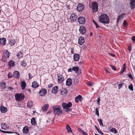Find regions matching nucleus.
Returning <instances> with one entry per match:
<instances>
[{"instance_id": "f257e3e1", "label": "nucleus", "mask_w": 135, "mask_h": 135, "mask_svg": "<svg viewBox=\"0 0 135 135\" xmlns=\"http://www.w3.org/2000/svg\"><path fill=\"white\" fill-rule=\"evenodd\" d=\"M98 21L103 24L108 23L109 21V17L105 14H102L98 18Z\"/></svg>"}, {"instance_id": "f03ea898", "label": "nucleus", "mask_w": 135, "mask_h": 135, "mask_svg": "<svg viewBox=\"0 0 135 135\" xmlns=\"http://www.w3.org/2000/svg\"><path fill=\"white\" fill-rule=\"evenodd\" d=\"M52 108L55 114L59 115L61 114L62 110L61 109V107L60 105L54 106Z\"/></svg>"}, {"instance_id": "7ed1b4c3", "label": "nucleus", "mask_w": 135, "mask_h": 135, "mask_svg": "<svg viewBox=\"0 0 135 135\" xmlns=\"http://www.w3.org/2000/svg\"><path fill=\"white\" fill-rule=\"evenodd\" d=\"M9 52L7 50H6L5 52L3 54L2 59H1V61L3 62H6L9 56Z\"/></svg>"}, {"instance_id": "20e7f679", "label": "nucleus", "mask_w": 135, "mask_h": 135, "mask_svg": "<svg viewBox=\"0 0 135 135\" xmlns=\"http://www.w3.org/2000/svg\"><path fill=\"white\" fill-rule=\"evenodd\" d=\"M15 97L17 101H21L24 98V95L22 94L17 93L15 94Z\"/></svg>"}, {"instance_id": "39448f33", "label": "nucleus", "mask_w": 135, "mask_h": 135, "mask_svg": "<svg viewBox=\"0 0 135 135\" xmlns=\"http://www.w3.org/2000/svg\"><path fill=\"white\" fill-rule=\"evenodd\" d=\"M92 9L93 12H96L98 11V4L97 3L94 2L92 3Z\"/></svg>"}, {"instance_id": "423d86ee", "label": "nucleus", "mask_w": 135, "mask_h": 135, "mask_svg": "<svg viewBox=\"0 0 135 135\" xmlns=\"http://www.w3.org/2000/svg\"><path fill=\"white\" fill-rule=\"evenodd\" d=\"M72 105V104L70 102L68 103H63L62 104V106L64 109H68L69 108L71 107Z\"/></svg>"}, {"instance_id": "0eeeda50", "label": "nucleus", "mask_w": 135, "mask_h": 135, "mask_svg": "<svg viewBox=\"0 0 135 135\" xmlns=\"http://www.w3.org/2000/svg\"><path fill=\"white\" fill-rule=\"evenodd\" d=\"M58 83L60 84L63 82L64 80V78L62 74H59L58 76Z\"/></svg>"}, {"instance_id": "6e6552de", "label": "nucleus", "mask_w": 135, "mask_h": 135, "mask_svg": "<svg viewBox=\"0 0 135 135\" xmlns=\"http://www.w3.org/2000/svg\"><path fill=\"white\" fill-rule=\"evenodd\" d=\"M78 16L75 13L72 14L70 16L71 21L73 22L75 21L77 19Z\"/></svg>"}, {"instance_id": "1a4fd4ad", "label": "nucleus", "mask_w": 135, "mask_h": 135, "mask_svg": "<svg viewBox=\"0 0 135 135\" xmlns=\"http://www.w3.org/2000/svg\"><path fill=\"white\" fill-rule=\"evenodd\" d=\"M78 21L79 23L81 24H83L85 22V19L83 17H80L78 18Z\"/></svg>"}, {"instance_id": "9d476101", "label": "nucleus", "mask_w": 135, "mask_h": 135, "mask_svg": "<svg viewBox=\"0 0 135 135\" xmlns=\"http://www.w3.org/2000/svg\"><path fill=\"white\" fill-rule=\"evenodd\" d=\"M47 90L45 89L42 88L41 90L39 92V94L41 96H44L46 93Z\"/></svg>"}, {"instance_id": "9b49d317", "label": "nucleus", "mask_w": 135, "mask_h": 135, "mask_svg": "<svg viewBox=\"0 0 135 135\" xmlns=\"http://www.w3.org/2000/svg\"><path fill=\"white\" fill-rule=\"evenodd\" d=\"M84 7V6L82 4H79L77 6V9L79 11H81L83 9Z\"/></svg>"}, {"instance_id": "f8f14e48", "label": "nucleus", "mask_w": 135, "mask_h": 135, "mask_svg": "<svg viewBox=\"0 0 135 135\" xmlns=\"http://www.w3.org/2000/svg\"><path fill=\"white\" fill-rule=\"evenodd\" d=\"M84 39L83 37L81 36L79 38L78 43L80 45H82L84 43Z\"/></svg>"}, {"instance_id": "ddd939ff", "label": "nucleus", "mask_w": 135, "mask_h": 135, "mask_svg": "<svg viewBox=\"0 0 135 135\" xmlns=\"http://www.w3.org/2000/svg\"><path fill=\"white\" fill-rule=\"evenodd\" d=\"M79 30L80 33L82 34H84L86 32L85 28L83 26L80 27Z\"/></svg>"}, {"instance_id": "4468645a", "label": "nucleus", "mask_w": 135, "mask_h": 135, "mask_svg": "<svg viewBox=\"0 0 135 135\" xmlns=\"http://www.w3.org/2000/svg\"><path fill=\"white\" fill-rule=\"evenodd\" d=\"M73 58L74 61H78L80 59L79 55L77 53L74 54L73 56Z\"/></svg>"}, {"instance_id": "2eb2a0df", "label": "nucleus", "mask_w": 135, "mask_h": 135, "mask_svg": "<svg viewBox=\"0 0 135 135\" xmlns=\"http://www.w3.org/2000/svg\"><path fill=\"white\" fill-rule=\"evenodd\" d=\"M72 80L71 78H68L66 80V84L67 86H70L72 83Z\"/></svg>"}, {"instance_id": "dca6fc26", "label": "nucleus", "mask_w": 135, "mask_h": 135, "mask_svg": "<svg viewBox=\"0 0 135 135\" xmlns=\"http://www.w3.org/2000/svg\"><path fill=\"white\" fill-rule=\"evenodd\" d=\"M1 112L2 113H5L7 111V109L6 107L2 106H1L0 107Z\"/></svg>"}, {"instance_id": "f3484780", "label": "nucleus", "mask_w": 135, "mask_h": 135, "mask_svg": "<svg viewBox=\"0 0 135 135\" xmlns=\"http://www.w3.org/2000/svg\"><path fill=\"white\" fill-rule=\"evenodd\" d=\"M130 3L131 8H134L135 7V0H130Z\"/></svg>"}, {"instance_id": "a211bd4d", "label": "nucleus", "mask_w": 135, "mask_h": 135, "mask_svg": "<svg viewBox=\"0 0 135 135\" xmlns=\"http://www.w3.org/2000/svg\"><path fill=\"white\" fill-rule=\"evenodd\" d=\"M14 77L17 79H18L20 76V74L19 72L17 71H16L14 73Z\"/></svg>"}, {"instance_id": "6ab92c4d", "label": "nucleus", "mask_w": 135, "mask_h": 135, "mask_svg": "<svg viewBox=\"0 0 135 135\" xmlns=\"http://www.w3.org/2000/svg\"><path fill=\"white\" fill-rule=\"evenodd\" d=\"M1 128L4 130L7 129L8 128V126H7L6 124L4 123H3L1 124Z\"/></svg>"}, {"instance_id": "aec40b11", "label": "nucleus", "mask_w": 135, "mask_h": 135, "mask_svg": "<svg viewBox=\"0 0 135 135\" xmlns=\"http://www.w3.org/2000/svg\"><path fill=\"white\" fill-rule=\"evenodd\" d=\"M58 89L59 88L57 86H54L52 89V93H56L58 91Z\"/></svg>"}, {"instance_id": "412c9836", "label": "nucleus", "mask_w": 135, "mask_h": 135, "mask_svg": "<svg viewBox=\"0 0 135 135\" xmlns=\"http://www.w3.org/2000/svg\"><path fill=\"white\" fill-rule=\"evenodd\" d=\"M82 99V97L80 95H79L75 98V100L76 102H78L79 101L81 102V101Z\"/></svg>"}, {"instance_id": "4be33fe9", "label": "nucleus", "mask_w": 135, "mask_h": 135, "mask_svg": "<svg viewBox=\"0 0 135 135\" xmlns=\"http://www.w3.org/2000/svg\"><path fill=\"white\" fill-rule=\"evenodd\" d=\"M39 86V85L36 81H34L32 82V87L34 88H36Z\"/></svg>"}, {"instance_id": "5701e85b", "label": "nucleus", "mask_w": 135, "mask_h": 135, "mask_svg": "<svg viewBox=\"0 0 135 135\" xmlns=\"http://www.w3.org/2000/svg\"><path fill=\"white\" fill-rule=\"evenodd\" d=\"M6 42V39L4 38L0 39V43L2 45H5Z\"/></svg>"}, {"instance_id": "b1692460", "label": "nucleus", "mask_w": 135, "mask_h": 135, "mask_svg": "<svg viewBox=\"0 0 135 135\" xmlns=\"http://www.w3.org/2000/svg\"><path fill=\"white\" fill-rule=\"evenodd\" d=\"M49 105L48 104H46L44 105L42 107V109L44 111H46L48 108Z\"/></svg>"}, {"instance_id": "393cba45", "label": "nucleus", "mask_w": 135, "mask_h": 135, "mask_svg": "<svg viewBox=\"0 0 135 135\" xmlns=\"http://www.w3.org/2000/svg\"><path fill=\"white\" fill-rule=\"evenodd\" d=\"M28 130V128L26 126H25L23 129V132L24 133L26 134L27 133Z\"/></svg>"}, {"instance_id": "a878e982", "label": "nucleus", "mask_w": 135, "mask_h": 135, "mask_svg": "<svg viewBox=\"0 0 135 135\" xmlns=\"http://www.w3.org/2000/svg\"><path fill=\"white\" fill-rule=\"evenodd\" d=\"M61 95L64 96L67 94V91L66 89H63L61 92Z\"/></svg>"}, {"instance_id": "bb28decb", "label": "nucleus", "mask_w": 135, "mask_h": 135, "mask_svg": "<svg viewBox=\"0 0 135 135\" xmlns=\"http://www.w3.org/2000/svg\"><path fill=\"white\" fill-rule=\"evenodd\" d=\"M14 65L15 62L12 60H11L8 64V66H9V68L12 67Z\"/></svg>"}, {"instance_id": "cd10ccee", "label": "nucleus", "mask_w": 135, "mask_h": 135, "mask_svg": "<svg viewBox=\"0 0 135 135\" xmlns=\"http://www.w3.org/2000/svg\"><path fill=\"white\" fill-rule=\"evenodd\" d=\"M33 104L32 101H29L27 103V106L28 108L30 109L33 106Z\"/></svg>"}, {"instance_id": "c85d7f7f", "label": "nucleus", "mask_w": 135, "mask_h": 135, "mask_svg": "<svg viewBox=\"0 0 135 135\" xmlns=\"http://www.w3.org/2000/svg\"><path fill=\"white\" fill-rule=\"evenodd\" d=\"M31 123L32 125H35L36 123L35 120V118H32L31 120Z\"/></svg>"}, {"instance_id": "c756f323", "label": "nucleus", "mask_w": 135, "mask_h": 135, "mask_svg": "<svg viewBox=\"0 0 135 135\" xmlns=\"http://www.w3.org/2000/svg\"><path fill=\"white\" fill-rule=\"evenodd\" d=\"M26 85V84L25 81H22L21 82V87L22 89L23 90L25 89Z\"/></svg>"}, {"instance_id": "7c9ffc66", "label": "nucleus", "mask_w": 135, "mask_h": 135, "mask_svg": "<svg viewBox=\"0 0 135 135\" xmlns=\"http://www.w3.org/2000/svg\"><path fill=\"white\" fill-rule=\"evenodd\" d=\"M21 64L23 67H25L27 65L26 63L24 61V60H23L21 62Z\"/></svg>"}, {"instance_id": "2f4dec72", "label": "nucleus", "mask_w": 135, "mask_h": 135, "mask_svg": "<svg viewBox=\"0 0 135 135\" xmlns=\"http://www.w3.org/2000/svg\"><path fill=\"white\" fill-rule=\"evenodd\" d=\"M0 85L2 88H4L6 87V83L4 81L0 83Z\"/></svg>"}, {"instance_id": "473e14b6", "label": "nucleus", "mask_w": 135, "mask_h": 135, "mask_svg": "<svg viewBox=\"0 0 135 135\" xmlns=\"http://www.w3.org/2000/svg\"><path fill=\"white\" fill-rule=\"evenodd\" d=\"M23 55V53L21 51L19 52L17 54V56L18 58H21Z\"/></svg>"}, {"instance_id": "72a5a7b5", "label": "nucleus", "mask_w": 135, "mask_h": 135, "mask_svg": "<svg viewBox=\"0 0 135 135\" xmlns=\"http://www.w3.org/2000/svg\"><path fill=\"white\" fill-rule=\"evenodd\" d=\"M16 42L15 40H11L9 42V44L11 46L13 45Z\"/></svg>"}, {"instance_id": "f704fd0d", "label": "nucleus", "mask_w": 135, "mask_h": 135, "mask_svg": "<svg viewBox=\"0 0 135 135\" xmlns=\"http://www.w3.org/2000/svg\"><path fill=\"white\" fill-rule=\"evenodd\" d=\"M126 67L125 66V64H124L122 66V68L121 69V70L120 71L121 73H123L126 70Z\"/></svg>"}, {"instance_id": "c9c22d12", "label": "nucleus", "mask_w": 135, "mask_h": 135, "mask_svg": "<svg viewBox=\"0 0 135 135\" xmlns=\"http://www.w3.org/2000/svg\"><path fill=\"white\" fill-rule=\"evenodd\" d=\"M66 128L68 132H72L70 127L68 124H67L66 126Z\"/></svg>"}, {"instance_id": "e433bc0d", "label": "nucleus", "mask_w": 135, "mask_h": 135, "mask_svg": "<svg viewBox=\"0 0 135 135\" xmlns=\"http://www.w3.org/2000/svg\"><path fill=\"white\" fill-rule=\"evenodd\" d=\"M110 131L114 133L115 134L117 132V131L116 129L114 128H112L110 129Z\"/></svg>"}, {"instance_id": "4c0bfd02", "label": "nucleus", "mask_w": 135, "mask_h": 135, "mask_svg": "<svg viewBox=\"0 0 135 135\" xmlns=\"http://www.w3.org/2000/svg\"><path fill=\"white\" fill-rule=\"evenodd\" d=\"M95 129L97 130V131L100 134L103 135V133L95 125Z\"/></svg>"}, {"instance_id": "58836bf2", "label": "nucleus", "mask_w": 135, "mask_h": 135, "mask_svg": "<svg viewBox=\"0 0 135 135\" xmlns=\"http://www.w3.org/2000/svg\"><path fill=\"white\" fill-rule=\"evenodd\" d=\"M72 69L73 71L76 72L79 70V68L78 67H73Z\"/></svg>"}, {"instance_id": "ea45409f", "label": "nucleus", "mask_w": 135, "mask_h": 135, "mask_svg": "<svg viewBox=\"0 0 135 135\" xmlns=\"http://www.w3.org/2000/svg\"><path fill=\"white\" fill-rule=\"evenodd\" d=\"M99 108H96L95 109V114L98 116L99 115Z\"/></svg>"}, {"instance_id": "a19ab883", "label": "nucleus", "mask_w": 135, "mask_h": 135, "mask_svg": "<svg viewBox=\"0 0 135 135\" xmlns=\"http://www.w3.org/2000/svg\"><path fill=\"white\" fill-rule=\"evenodd\" d=\"M123 17V15H119L117 19V22H118L119 21V20L121 19Z\"/></svg>"}, {"instance_id": "79ce46f5", "label": "nucleus", "mask_w": 135, "mask_h": 135, "mask_svg": "<svg viewBox=\"0 0 135 135\" xmlns=\"http://www.w3.org/2000/svg\"><path fill=\"white\" fill-rule=\"evenodd\" d=\"M128 88L130 90H132V91L133 90V86L132 84H130L128 86Z\"/></svg>"}, {"instance_id": "37998d69", "label": "nucleus", "mask_w": 135, "mask_h": 135, "mask_svg": "<svg viewBox=\"0 0 135 135\" xmlns=\"http://www.w3.org/2000/svg\"><path fill=\"white\" fill-rule=\"evenodd\" d=\"M99 122L100 125L103 126V125L102 123V120L101 119H99L98 120Z\"/></svg>"}, {"instance_id": "c03bdc74", "label": "nucleus", "mask_w": 135, "mask_h": 135, "mask_svg": "<svg viewBox=\"0 0 135 135\" xmlns=\"http://www.w3.org/2000/svg\"><path fill=\"white\" fill-rule=\"evenodd\" d=\"M78 130L81 133H82L83 134H84V133H85L84 131L82 129H81L80 128H78Z\"/></svg>"}, {"instance_id": "a18cd8bd", "label": "nucleus", "mask_w": 135, "mask_h": 135, "mask_svg": "<svg viewBox=\"0 0 135 135\" xmlns=\"http://www.w3.org/2000/svg\"><path fill=\"white\" fill-rule=\"evenodd\" d=\"M3 133H15V132H12L11 131H3Z\"/></svg>"}, {"instance_id": "49530a36", "label": "nucleus", "mask_w": 135, "mask_h": 135, "mask_svg": "<svg viewBox=\"0 0 135 135\" xmlns=\"http://www.w3.org/2000/svg\"><path fill=\"white\" fill-rule=\"evenodd\" d=\"M132 40L133 43L135 44V37L133 36L132 38Z\"/></svg>"}, {"instance_id": "de8ad7c7", "label": "nucleus", "mask_w": 135, "mask_h": 135, "mask_svg": "<svg viewBox=\"0 0 135 135\" xmlns=\"http://www.w3.org/2000/svg\"><path fill=\"white\" fill-rule=\"evenodd\" d=\"M100 98H97V103L98 104V105H99L100 104Z\"/></svg>"}, {"instance_id": "09e8293b", "label": "nucleus", "mask_w": 135, "mask_h": 135, "mask_svg": "<svg viewBox=\"0 0 135 135\" xmlns=\"http://www.w3.org/2000/svg\"><path fill=\"white\" fill-rule=\"evenodd\" d=\"M127 22L126 20H124L123 23V26H126L127 25Z\"/></svg>"}, {"instance_id": "8fccbe9b", "label": "nucleus", "mask_w": 135, "mask_h": 135, "mask_svg": "<svg viewBox=\"0 0 135 135\" xmlns=\"http://www.w3.org/2000/svg\"><path fill=\"white\" fill-rule=\"evenodd\" d=\"M13 75L11 73H9L8 75V77L9 78H11L12 77Z\"/></svg>"}, {"instance_id": "3c124183", "label": "nucleus", "mask_w": 135, "mask_h": 135, "mask_svg": "<svg viewBox=\"0 0 135 135\" xmlns=\"http://www.w3.org/2000/svg\"><path fill=\"white\" fill-rule=\"evenodd\" d=\"M110 66V68L113 70H116V68L114 66H112V65H111Z\"/></svg>"}, {"instance_id": "603ef678", "label": "nucleus", "mask_w": 135, "mask_h": 135, "mask_svg": "<svg viewBox=\"0 0 135 135\" xmlns=\"http://www.w3.org/2000/svg\"><path fill=\"white\" fill-rule=\"evenodd\" d=\"M122 84H118V87L119 89H120V88L122 86Z\"/></svg>"}, {"instance_id": "864d4df0", "label": "nucleus", "mask_w": 135, "mask_h": 135, "mask_svg": "<svg viewBox=\"0 0 135 135\" xmlns=\"http://www.w3.org/2000/svg\"><path fill=\"white\" fill-rule=\"evenodd\" d=\"M71 54H73L74 53V49L73 48H71Z\"/></svg>"}, {"instance_id": "5fc2aeb1", "label": "nucleus", "mask_w": 135, "mask_h": 135, "mask_svg": "<svg viewBox=\"0 0 135 135\" xmlns=\"http://www.w3.org/2000/svg\"><path fill=\"white\" fill-rule=\"evenodd\" d=\"M128 77L129 78H130L131 79H133V77L131 74H128Z\"/></svg>"}, {"instance_id": "6e6d98bb", "label": "nucleus", "mask_w": 135, "mask_h": 135, "mask_svg": "<svg viewBox=\"0 0 135 135\" xmlns=\"http://www.w3.org/2000/svg\"><path fill=\"white\" fill-rule=\"evenodd\" d=\"M28 75L29 79H31L33 77L32 75L30 73Z\"/></svg>"}, {"instance_id": "4d7b16f0", "label": "nucleus", "mask_w": 135, "mask_h": 135, "mask_svg": "<svg viewBox=\"0 0 135 135\" xmlns=\"http://www.w3.org/2000/svg\"><path fill=\"white\" fill-rule=\"evenodd\" d=\"M128 49L129 51L130 52L131 51L132 49L131 47L129 46H128Z\"/></svg>"}, {"instance_id": "13d9d810", "label": "nucleus", "mask_w": 135, "mask_h": 135, "mask_svg": "<svg viewBox=\"0 0 135 135\" xmlns=\"http://www.w3.org/2000/svg\"><path fill=\"white\" fill-rule=\"evenodd\" d=\"M95 26L97 28H98V27H100V26L98 25L97 23L95 24Z\"/></svg>"}, {"instance_id": "bf43d9fd", "label": "nucleus", "mask_w": 135, "mask_h": 135, "mask_svg": "<svg viewBox=\"0 0 135 135\" xmlns=\"http://www.w3.org/2000/svg\"><path fill=\"white\" fill-rule=\"evenodd\" d=\"M76 72L78 74L80 75L81 73V70L79 69Z\"/></svg>"}, {"instance_id": "052dcab7", "label": "nucleus", "mask_w": 135, "mask_h": 135, "mask_svg": "<svg viewBox=\"0 0 135 135\" xmlns=\"http://www.w3.org/2000/svg\"><path fill=\"white\" fill-rule=\"evenodd\" d=\"M87 85H88L90 86H92L93 85V84L92 83H91L90 82H89L87 84Z\"/></svg>"}, {"instance_id": "680f3d73", "label": "nucleus", "mask_w": 135, "mask_h": 135, "mask_svg": "<svg viewBox=\"0 0 135 135\" xmlns=\"http://www.w3.org/2000/svg\"><path fill=\"white\" fill-rule=\"evenodd\" d=\"M72 68H70L68 69V72H72Z\"/></svg>"}, {"instance_id": "e2e57ef3", "label": "nucleus", "mask_w": 135, "mask_h": 135, "mask_svg": "<svg viewBox=\"0 0 135 135\" xmlns=\"http://www.w3.org/2000/svg\"><path fill=\"white\" fill-rule=\"evenodd\" d=\"M93 23H94V24L95 25L97 23L93 20Z\"/></svg>"}, {"instance_id": "0e129e2a", "label": "nucleus", "mask_w": 135, "mask_h": 135, "mask_svg": "<svg viewBox=\"0 0 135 135\" xmlns=\"http://www.w3.org/2000/svg\"><path fill=\"white\" fill-rule=\"evenodd\" d=\"M111 55V56H112L113 57H114L115 56V55H114V54H110Z\"/></svg>"}, {"instance_id": "69168bd1", "label": "nucleus", "mask_w": 135, "mask_h": 135, "mask_svg": "<svg viewBox=\"0 0 135 135\" xmlns=\"http://www.w3.org/2000/svg\"><path fill=\"white\" fill-rule=\"evenodd\" d=\"M105 71H106V73H110V72L108 71L107 70H105Z\"/></svg>"}, {"instance_id": "338daca9", "label": "nucleus", "mask_w": 135, "mask_h": 135, "mask_svg": "<svg viewBox=\"0 0 135 135\" xmlns=\"http://www.w3.org/2000/svg\"><path fill=\"white\" fill-rule=\"evenodd\" d=\"M84 135H88V134L86 133H84Z\"/></svg>"}, {"instance_id": "774afa93", "label": "nucleus", "mask_w": 135, "mask_h": 135, "mask_svg": "<svg viewBox=\"0 0 135 135\" xmlns=\"http://www.w3.org/2000/svg\"><path fill=\"white\" fill-rule=\"evenodd\" d=\"M93 35V34L92 33V32L90 33V36H92Z\"/></svg>"}]
</instances>
